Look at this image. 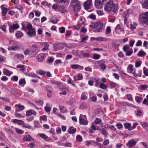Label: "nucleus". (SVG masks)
I'll list each match as a JSON object with an SVG mask.
<instances>
[{
    "instance_id": "13",
    "label": "nucleus",
    "mask_w": 148,
    "mask_h": 148,
    "mask_svg": "<svg viewBox=\"0 0 148 148\" xmlns=\"http://www.w3.org/2000/svg\"><path fill=\"white\" fill-rule=\"evenodd\" d=\"M38 135L39 136L46 142H48L50 140V138L44 134L39 133L38 134Z\"/></svg>"
},
{
    "instance_id": "16",
    "label": "nucleus",
    "mask_w": 148,
    "mask_h": 148,
    "mask_svg": "<svg viewBox=\"0 0 148 148\" xmlns=\"http://www.w3.org/2000/svg\"><path fill=\"white\" fill-rule=\"evenodd\" d=\"M14 58L16 59L19 60H23L24 59V56L22 53H17L15 55Z\"/></svg>"
},
{
    "instance_id": "64",
    "label": "nucleus",
    "mask_w": 148,
    "mask_h": 148,
    "mask_svg": "<svg viewBox=\"0 0 148 148\" xmlns=\"http://www.w3.org/2000/svg\"><path fill=\"white\" fill-rule=\"evenodd\" d=\"M101 122V119L97 118L96 119L95 121V123L96 124H100Z\"/></svg>"
},
{
    "instance_id": "38",
    "label": "nucleus",
    "mask_w": 148,
    "mask_h": 148,
    "mask_svg": "<svg viewBox=\"0 0 148 148\" xmlns=\"http://www.w3.org/2000/svg\"><path fill=\"white\" fill-rule=\"evenodd\" d=\"M88 36L86 35H84L82 38L81 40V42L83 43L85 42L86 40H87L88 39Z\"/></svg>"
},
{
    "instance_id": "22",
    "label": "nucleus",
    "mask_w": 148,
    "mask_h": 148,
    "mask_svg": "<svg viewBox=\"0 0 148 148\" xmlns=\"http://www.w3.org/2000/svg\"><path fill=\"white\" fill-rule=\"evenodd\" d=\"M62 92L60 93V94L63 95H66L67 93L69 92L68 88L66 87H64L62 88Z\"/></svg>"
},
{
    "instance_id": "2",
    "label": "nucleus",
    "mask_w": 148,
    "mask_h": 148,
    "mask_svg": "<svg viewBox=\"0 0 148 148\" xmlns=\"http://www.w3.org/2000/svg\"><path fill=\"white\" fill-rule=\"evenodd\" d=\"M90 27L92 29L93 31L95 32H100L102 30L103 24L100 21L91 23Z\"/></svg>"
},
{
    "instance_id": "28",
    "label": "nucleus",
    "mask_w": 148,
    "mask_h": 148,
    "mask_svg": "<svg viewBox=\"0 0 148 148\" xmlns=\"http://www.w3.org/2000/svg\"><path fill=\"white\" fill-rule=\"evenodd\" d=\"M140 124L143 128L145 130H148V124L147 123L142 122L140 123Z\"/></svg>"
},
{
    "instance_id": "3",
    "label": "nucleus",
    "mask_w": 148,
    "mask_h": 148,
    "mask_svg": "<svg viewBox=\"0 0 148 148\" xmlns=\"http://www.w3.org/2000/svg\"><path fill=\"white\" fill-rule=\"evenodd\" d=\"M139 22L143 26H147L148 25V11L140 15Z\"/></svg>"
},
{
    "instance_id": "14",
    "label": "nucleus",
    "mask_w": 148,
    "mask_h": 148,
    "mask_svg": "<svg viewBox=\"0 0 148 148\" xmlns=\"http://www.w3.org/2000/svg\"><path fill=\"white\" fill-rule=\"evenodd\" d=\"M136 144V142L133 139L130 140L127 144V145L129 148L135 146Z\"/></svg>"
},
{
    "instance_id": "39",
    "label": "nucleus",
    "mask_w": 148,
    "mask_h": 148,
    "mask_svg": "<svg viewBox=\"0 0 148 148\" xmlns=\"http://www.w3.org/2000/svg\"><path fill=\"white\" fill-rule=\"evenodd\" d=\"M115 30H119L120 32H122L123 31V29L120 25L118 24L117 25L115 28Z\"/></svg>"
},
{
    "instance_id": "10",
    "label": "nucleus",
    "mask_w": 148,
    "mask_h": 148,
    "mask_svg": "<svg viewBox=\"0 0 148 148\" xmlns=\"http://www.w3.org/2000/svg\"><path fill=\"white\" fill-rule=\"evenodd\" d=\"M65 5L58 4V10L62 13H64L66 12V8L64 6Z\"/></svg>"
},
{
    "instance_id": "49",
    "label": "nucleus",
    "mask_w": 148,
    "mask_h": 148,
    "mask_svg": "<svg viewBox=\"0 0 148 148\" xmlns=\"http://www.w3.org/2000/svg\"><path fill=\"white\" fill-rule=\"evenodd\" d=\"M37 73H38L40 75H45L46 73L44 71L40 70L37 71Z\"/></svg>"
},
{
    "instance_id": "5",
    "label": "nucleus",
    "mask_w": 148,
    "mask_h": 148,
    "mask_svg": "<svg viewBox=\"0 0 148 148\" xmlns=\"http://www.w3.org/2000/svg\"><path fill=\"white\" fill-rule=\"evenodd\" d=\"M70 6L72 7L74 12H79L80 9L79 2L77 0H72L71 2Z\"/></svg>"
},
{
    "instance_id": "19",
    "label": "nucleus",
    "mask_w": 148,
    "mask_h": 148,
    "mask_svg": "<svg viewBox=\"0 0 148 148\" xmlns=\"http://www.w3.org/2000/svg\"><path fill=\"white\" fill-rule=\"evenodd\" d=\"M41 45L44 46V47L42 49L43 51H45L48 49L49 47V45L47 43L43 42L41 43Z\"/></svg>"
},
{
    "instance_id": "52",
    "label": "nucleus",
    "mask_w": 148,
    "mask_h": 148,
    "mask_svg": "<svg viewBox=\"0 0 148 148\" xmlns=\"http://www.w3.org/2000/svg\"><path fill=\"white\" fill-rule=\"evenodd\" d=\"M31 51L28 49H27L23 51V53L25 56H27L29 54Z\"/></svg>"
},
{
    "instance_id": "61",
    "label": "nucleus",
    "mask_w": 148,
    "mask_h": 148,
    "mask_svg": "<svg viewBox=\"0 0 148 148\" xmlns=\"http://www.w3.org/2000/svg\"><path fill=\"white\" fill-rule=\"evenodd\" d=\"M126 55L127 56H130L133 52L132 50V49L129 51H127L126 52Z\"/></svg>"
},
{
    "instance_id": "1",
    "label": "nucleus",
    "mask_w": 148,
    "mask_h": 148,
    "mask_svg": "<svg viewBox=\"0 0 148 148\" xmlns=\"http://www.w3.org/2000/svg\"><path fill=\"white\" fill-rule=\"evenodd\" d=\"M118 5L114 3L112 0H110L106 3L104 6L105 11L108 13L113 14L117 11Z\"/></svg>"
},
{
    "instance_id": "63",
    "label": "nucleus",
    "mask_w": 148,
    "mask_h": 148,
    "mask_svg": "<svg viewBox=\"0 0 148 148\" xmlns=\"http://www.w3.org/2000/svg\"><path fill=\"white\" fill-rule=\"evenodd\" d=\"M81 98L82 100H85L87 99V97L86 96L85 94L84 93H83L82 94L81 97Z\"/></svg>"
},
{
    "instance_id": "60",
    "label": "nucleus",
    "mask_w": 148,
    "mask_h": 148,
    "mask_svg": "<svg viewBox=\"0 0 148 148\" xmlns=\"http://www.w3.org/2000/svg\"><path fill=\"white\" fill-rule=\"evenodd\" d=\"M77 140L78 142H81L82 140V137L79 135L77 136Z\"/></svg>"
},
{
    "instance_id": "55",
    "label": "nucleus",
    "mask_w": 148,
    "mask_h": 148,
    "mask_svg": "<svg viewBox=\"0 0 148 148\" xmlns=\"http://www.w3.org/2000/svg\"><path fill=\"white\" fill-rule=\"evenodd\" d=\"M94 143L95 142L93 140H87L86 142V145L88 147L90 145L92 144V143Z\"/></svg>"
},
{
    "instance_id": "23",
    "label": "nucleus",
    "mask_w": 148,
    "mask_h": 148,
    "mask_svg": "<svg viewBox=\"0 0 148 148\" xmlns=\"http://www.w3.org/2000/svg\"><path fill=\"white\" fill-rule=\"evenodd\" d=\"M59 108L60 109V112L63 113H64L66 112L67 111V109L65 108L64 106L62 105H60L59 106Z\"/></svg>"
},
{
    "instance_id": "43",
    "label": "nucleus",
    "mask_w": 148,
    "mask_h": 148,
    "mask_svg": "<svg viewBox=\"0 0 148 148\" xmlns=\"http://www.w3.org/2000/svg\"><path fill=\"white\" fill-rule=\"evenodd\" d=\"M142 6L144 8H148V0H147L142 4Z\"/></svg>"
},
{
    "instance_id": "50",
    "label": "nucleus",
    "mask_w": 148,
    "mask_h": 148,
    "mask_svg": "<svg viewBox=\"0 0 148 148\" xmlns=\"http://www.w3.org/2000/svg\"><path fill=\"white\" fill-rule=\"evenodd\" d=\"M11 80L14 82H17L18 80V77L17 76H14L11 78Z\"/></svg>"
},
{
    "instance_id": "59",
    "label": "nucleus",
    "mask_w": 148,
    "mask_h": 148,
    "mask_svg": "<svg viewBox=\"0 0 148 148\" xmlns=\"http://www.w3.org/2000/svg\"><path fill=\"white\" fill-rule=\"evenodd\" d=\"M108 39L105 38H103L101 37H99L98 38H97V40L101 41L104 40L106 41Z\"/></svg>"
},
{
    "instance_id": "32",
    "label": "nucleus",
    "mask_w": 148,
    "mask_h": 148,
    "mask_svg": "<svg viewBox=\"0 0 148 148\" xmlns=\"http://www.w3.org/2000/svg\"><path fill=\"white\" fill-rule=\"evenodd\" d=\"M143 98L140 97L136 96L135 97V99L136 102L138 103H140L143 100Z\"/></svg>"
},
{
    "instance_id": "8",
    "label": "nucleus",
    "mask_w": 148,
    "mask_h": 148,
    "mask_svg": "<svg viewBox=\"0 0 148 148\" xmlns=\"http://www.w3.org/2000/svg\"><path fill=\"white\" fill-rule=\"evenodd\" d=\"M46 59V55L43 53H40L36 57V60L39 62H43Z\"/></svg>"
},
{
    "instance_id": "47",
    "label": "nucleus",
    "mask_w": 148,
    "mask_h": 148,
    "mask_svg": "<svg viewBox=\"0 0 148 148\" xmlns=\"http://www.w3.org/2000/svg\"><path fill=\"white\" fill-rule=\"evenodd\" d=\"M143 73L145 76H148V69L145 67L143 68Z\"/></svg>"
},
{
    "instance_id": "25",
    "label": "nucleus",
    "mask_w": 148,
    "mask_h": 148,
    "mask_svg": "<svg viewBox=\"0 0 148 148\" xmlns=\"http://www.w3.org/2000/svg\"><path fill=\"white\" fill-rule=\"evenodd\" d=\"M138 23L136 22H133L131 23L130 28L132 30H134L136 28V27L137 26Z\"/></svg>"
},
{
    "instance_id": "48",
    "label": "nucleus",
    "mask_w": 148,
    "mask_h": 148,
    "mask_svg": "<svg viewBox=\"0 0 148 148\" xmlns=\"http://www.w3.org/2000/svg\"><path fill=\"white\" fill-rule=\"evenodd\" d=\"M35 102L36 104L38 106H42L43 103V102L40 100L36 101Z\"/></svg>"
},
{
    "instance_id": "15",
    "label": "nucleus",
    "mask_w": 148,
    "mask_h": 148,
    "mask_svg": "<svg viewBox=\"0 0 148 148\" xmlns=\"http://www.w3.org/2000/svg\"><path fill=\"white\" fill-rule=\"evenodd\" d=\"M23 140L25 141L30 142L33 141L34 139L29 135H26L24 136Z\"/></svg>"
},
{
    "instance_id": "37",
    "label": "nucleus",
    "mask_w": 148,
    "mask_h": 148,
    "mask_svg": "<svg viewBox=\"0 0 148 148\" xmlns=\"http://www.w3.org/2000/svg\"><path fill=\"white\" fill-rule=\"evenodd\" d=\"M110 84L112 87L115 88L119 86L116 83L112 81H110Z\"/></svg>"
},
{
    "instance_id": "36",
    "label": "nucleus",
    "mask_w": 148,
    "mask_h": 148,
    "mask_svg": "<svg viewBox=\"0 0 148 148\" xmlns=\"http://www.w3.org/2000/svg\"><path fill=\"white\" fill-rule=\"evenodd\" d=\"M65 29L64 27H61L59 28V31L61 34L64 33L65 32Z\"/></svg>"
},
{
    "instance_id": "7",
    "label": "nucleus",
    "mask_w": 148,
    "mask_h": 148,
    "mask_svg": "<svg viewBox=\"0 0 148 148\" xmlns=\"http://www.w3.org/2000/svg\"><path fill=\"white\" fill-rule=\"evenodd\" d=\"M79 118L80 124L85 125L88 124V122L86 115H83L81 114L80 115Z\"/></svg>"
},
{
    "instance_id": "54",
    "label": "nucleus",
    "mask_w": 148,
    "mask_h": 148,
    "mask_svg": "<svg viewBox=\"0 0 148 148\" xmlns=\"http://www.w3.org/2000/svg\"><path fill=\"white\" fill-rule=\"evenodd\" d=\"M71 32L69 30H67L66 31V34L65 35V38H67L69 37L71 35Z\"/></svg>"
},
{
    "instance_id": "45",
    "label": "nucleus",
    "mask_w": 148,
    "mask_h": 148,
    "mask_svg": "<svg viewBox=\"0 0 148 148\" xmlns=\"http://www.w3.org/2000/svg\"><path fill=\"white\" fill-rule=\"evenodd\" d=\"M49 104L47 103V106L45 108V110L47 112H49L51 110V108L49 106Z\"/></svg>"
},
{
    "instance_id": "40",
    "label": "nucleus",
    "mask_w": 148,
    "mask_h": 148,
    "mask_svg": "<svg viewBox=\"0 0 148 148\" xmlns=\"http://www.w3.org/2000/svg\"><path fill=\"white\" fill-rule=\"evenodd\" d=\"M32 47L33 48L32 51V53H35L37 51V47L35 45H32Z\"/></svg>"
},
{
    "instance_id": "17",
    "label": "nucleus",
    "mask_w": 148,
    "mask_h": 148,
    "mask_svg": "<svg viewBox=\"0 0 148 148\" xmlns=\"http://www.w3.org/2000/svg\"><path fill=\"white\" fill-rule=\"evenodd\" d=\"M3 73L5 75L10 76L13 74V72L10 71L6 69H3Z\"/></svg>"
},
{
    "instance_id": "31",
    "label": "nucleus",
    "mask_w": 148,
    "mask_h": 148,
    "mask_svg": "<svg viewBox=\"0 0 148 148\" xmlns=\"http://www.w3.org/2000/svg\"><path fill=\"white\" fill-rule=\"evenodd\" d=\"M111 31L110 27L108 26L106 29L105 33L106 35H108L111 33Z\"/></svg>"
},
{
    "instance_id": "26",
    "label": "nucleus",
    "mask_w": 148,
    "mask_h": 148,
    "mask_svg": "<svg viewBox=\"0 0 148 148\" xmlns=\"http://www.w3.org/2000/svg\"><path fill=\"white\" fill-rule=\"evenodd\" d=\"M76 129L73 127H70L68 130V132L71 134H73L76 131Z\"/></svg>"
},
{
    "instance_id": "35",
    "label": "nucleus",
    "mask_w": 148,
    "mask_h": 148,
    "mask_svg": "<svg viewBox=\"0 0 148 148\" xmlns=\"http://www.w3.org/2000/svg\"><path fill=\"white\" fill-rule=\"evenodd\" d=\"M146 55V53L145 52L143 51H139L137 54V55L140 57H143L144 56Z\"/></svg>"
},
{
    "instance_id": "29",
    "label": "nucleus",
    "mask_w": 148,
    "mask_h": 148,
    "mask_svg": "<svg viewBox=\"0 0 148 148\" xmlns=\"http://www.w3.org/2000/svg\"><path fill=\"white\" fill-rule=\"evenodd\" d=\"M63 48L62 46V43H59L57 44L56 46H54V48L56 49V50L57 49H62Z\"/></svg>"
},
{
    "instance_id": "30",
    "label": "nucleus",
    "mask_w": 148,
    "mask_h": 148,
    "mask_svg": "<svg viewBox=\"0 0 148 148\" xmlns=\"http://www.w3.org/2000/svg\"><path fill=\"white\" fill-rule=\"evenodd\" d=\"M69 2V0H60V2L59 3L66 5L68 4Z\"/></svg>"
},
{
    "instance_id": "53",
    "label": "nucleus",
    "mask_w": 148,
    "mask_h": 148,
    "mask_svg": "<svg viewBox=\"0 0 148 148\" xmlns=\"http://www.w3.org/2000/svg\"><path fill=\"white\" fill-rule=\"evenodd\" d=\"M101 133L103 134L104 135L106 136L108 135V133L106 132V130L104 129H102L101 130Z\"/></svg>"
},
{
    "instance_id": "9",
    "label": "nucleus",
    "mask_w": 148,
    "mask_h": 148,
    "mask_svg": "<svg viewBox=\"0 0 148 148\" xmlns=\"http://www.w3.org/2000/svg\"><path fill=\"white\" fill-rule=\"evenodd\" d=\"M92 0H88L84 3V8L88 10L90 9L92 5Z\"/></svg>"
},
{
    "instance_id": "24",
    "label": "nucleus",
    "mask_w": 148,
    "mask_h": 148,
    "mask_svg": "<svg viewBox=\"0 0 148 148\" xmlns=\"http://www.w3.org/2000/svg\"><path fill=\"white\" fill-rule=\"evenodd\" d=\"M26 83L25 79L23 78L20 79L18 82L19 85L22 87L24 86Z\"/></svg>"
},
{
    "instance_id": "20",
    "label": "nucleus",
    "mask_w": 148,
    "mask_h": 148,
    "mask_svg": "<svg viewBox=\"0 0 148 148\" xmlns=\"http://www.w3.org/2000/svg\"><path fill=\"white\" fill-rule=\"evenodd\" d=\"M27 35L31 37L35 36V29H33L29 30L28 32Z\"/></svg>"
},
{
    "instance_id": "33",
    "label": "nucleus",
    "mask_w": 148,
    "mask_h": 148,
    "mask_svg": "<svg viewBox=\"0 0 148 148\" xmlns=\"http://www.w3.org/2000/svg\"><path fill=\"white\" fill-rule=\"evenodd\" d=\"M14 129L17 133L20 134H22L24 133V131H23L18 128L14 127Z\"/></svg>"
},
{
    "instance_id": "6",
    "label": "nucleus",
    "mask_w": 148,
    "mask_h": 148,
    "mask_svg": "<svg viewBox=\"0 0 148 148\" xmlns=\"http://www.w3.org/2000/svg\"><path fill=\"white\" fill-rule=\"evenodd\" d=\"M106 0H95V5L96 8L97 9H101L103 6L104 3Z\"/></svg>"
},
{
    "instance_id": "56",
    "label": "nucleus",
    "mask_w": 148,
    "mask_h": 148,
    "mask_svg": "<svg viewBox=\"0 0 148 148\" xmlns=\"http://www.w3.org/2000/svg\"><path fill=\"white\" fill-rule=\"evenodd\" d=\"M12 28H13L14 30L16 29L19 27V25L17 24H13L12 26Z\"/></svg>"
},
{
    "instance_id": "58",
    "label": "nucleus",
    "mask_w": 148,
    "mask_h": 148,
    "mask_svg": "<svg viewBox=\"0 0 148 148\" xmlns=\"http://www.w3.org/2000/svg\"><path fill=\"white\" fill-rule=\"evenodd\" d=\"M23 127L27 128L28 129H30L31 128V126L29 124L27 123H23Z\"/></svg>"
},
{
    "instance_id": "62",
    "label": "nucleus",
    "mask_w": 148,
    "mask_h": 148,
    "mask_svg": "<svg viewBox=\"0 0 148 148\" xmlns=\"http://www.w3.org/2000/svg\"><path fill=\"white\" fill-rule=\"evenodd\" d=\"M100 88L103 89H105L107 88V86L103 83H101L100 84Z\"/></svg>"
},
{
    "instance_id": "46",
    "label": "nucleus",
    "mask_w": 148,
    "mask_h": 148,
    "mask_svg": "<svg viewBox=\"0 0 148 148\" xmlns=\"http://www.w3.org/2000/svg\"><path fill=\"white\" fill-rule=\"evenodd\" d=\"M18 106L19 110H22L25 109V107L21 105H16L15 106V107Z\"/></svg>"
},
{
    "instance_id": "21",
    "label": "nucleus",
    "mask_w": 148,
    "mask_h": 148,
    "mask_svg": "<svg viewBox=\"0 0 148 148\" xmlns=\"http://www.w3.org/2000/svg\"><path fill=\"white\" fill-rule=\"evenodd\" d=\"M133 66L132 64H130L128 66L127 68V69L130 73H133L134 71H136V69H133Z\"/></svg>"
},
{
    "instance_id": "27",
    "label": "nucleus",
    "mask_w": 148,
    "mask_h": 148,
    "mask_svg": "<svg viewBox=\"0 0 148 148\" xmlns=\"http://www.w3.org/2000/svg\"><path fill=\"white\" fill-rule=\"evenodd\" d=\"M124 125L125 128L128 129L129 130H132L131 123H125L124 124Z\"/></svg>"
},
{
    "instance_id": "44",
    "label": "nucleus",
    "mask_w": 148,
    "mask_h": 148,
    "mask_svg": "<svg viewBox=\"0 0 148 148\" xmlns=\"http://www.w3.org/2000/svg\"><path fill=\"white\" fill-rule=\"evenodd\" d=\"M141 63L142 61L140 60L136 61L135 64V67L136 68L139 67L141 65Z\"/></svg>"
},
{
    "instance_id": "4",
    "label": "nucleus",
    "mask_w": 148,
    "mask_h": 148,
    "mask_svg": "<svg viewBox=\"0 0 148 148\" xmlns=\"http://www.w3.org/2000/svg\"><path fill=\"white\" fill-rule=\"evenodd\" d=\"M9 43L10 45L11 46L8 47V49L9 50L16 51L23 49L22 47L18 45V42L16 41H10Z\"/></svg>"
},
{
    "instance_id": "18",
    "label": "nucleus",
    "mask_w": 148,
    "mask_h": 148,
    "mask_svg": "<svg viewBox=\"0 0 148 148\" xmlns=\"http://www.w3.org/2000/svg\"><path fill=\"white\" fill-rule=\"evenodd\" d=\"M106 62V60H101L98 62V63L100 65L101 68L103 69H106V67L104 64Z\"/></svg>"
},
{
    "instance_id": "57",
    "label": "nucleus",
    "mask_w": 148,
    "mask_h": 148,
    "mask_svg": "<svg viewBox=\"0 0 148 148\" xmlns=\"http://www.w3.org/2000/svg\"><path fill=\"white\" fill-rule=\"evenodd\" d=\"M70 67L71 69H78V64L71 65V66Z\"/></svg>"
},
{
    "instance_id": "51",
    "label": "nucleus",
    "mask_w": 148,
    "mask_h": 148,
    "mask_svg": "<svg viewBox=\"0 0 148 148\" xmlns=\"http://www.w3.org/2000/svg\"><path fill=\"white\" fill-rule=\"evenodd\" d=\"M23 35V34L20 31H18L16 34V36L17 38L21 37Z\"/></svg>"
},
{
    "instance_id": "11",
    "label": "nucleus",
    "mask_w": 148,
    "mask_h": 148,
    "mask_svg": "<svg viewBox=\"0 0 148 148\" xmlns=\"http://www.w3.org/2000/svg\"><path fill=\"white\" fill-rule=\"evenodd\" d=\"M2 10V13L3 16H5L8 10L7 7V5H2L1 7Z\"/></svg>"
},
{
    "instance_id": "34",
    "label": "nucleus",
    "mask_w": 148,
    "mask_h": 148,
    "mask_svg": "<svg viewBox=\"0 0 148 148\" xmlns=\"http://www.w3.org/2000/svg\"><path fill=\"white\" fill-rule=\"evenodd\" d=\"M148 87V86L146 85H140L139 86V88L140 90H144L146 89Z\"/></svg>"
},
{
    "instance_id": "41",
    "label": "nucleus",
    "mask_w": 148,
    "mask_h": 148,
    "mask_svg": "<svg viewBox=\"0 0 148 148\" xmlns=\"http://www.w3.org/2000/svg\"><path fill=\"white\" fill-rule=\"evenodd\" d=\"M101 56L97 53L94 54L93 56V58L95 60H98L100 58Z\"/></svg>"
},
{
    "instance_id": "42",
    "label": "nucleus",
    "mask_w": 148,
    "mask_h": 148,
    "mask_svg": "<svg viewBox=\"0 0 148 148\" xmlns=\"http://www.w3.org/2000/svg\"><path fill=\"white\" fill-rule=\"evenodd\" d=\"M133 13V11L131 9H129L126 10L124 14H126L129 15L132 14Z\"/></svg>"
},
{
    "instance_id": "12",
    "label": "nucleus",
    "mask_w": 148,
    "mask_h": 148,
    "mask_svg": "<svg viewBox=\"0 0 148 148\" xmlns=\"http://www.w3.org/2000/svg\"><path fill=\"white\" fill-rule=\"evenodd\" d=\"M46 89L47 91V96L48 97H50L52 95V93L53 90L52 87L49 85H47Z\"/></svg>"
}]
</instances>
